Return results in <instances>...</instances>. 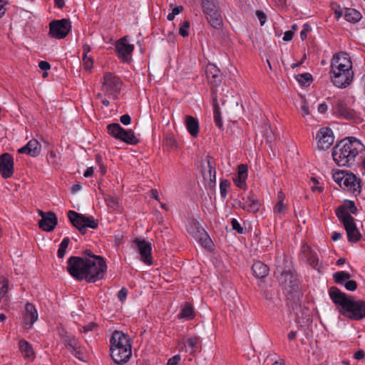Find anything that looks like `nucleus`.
Returning a JSON list of instances; mask_svg holds the SVG:
<instances>
[{"instance_id": "f257e3e1", "label": "nucleus", "mask_w": 365, "mask_h": 365, "mask_svg": "<svg viewBox=\"0 0 365 365\" xmlns=\"http://www.w3.org/2000/svg\"><path fill=\"white\" fill-rule=\"evenodd\" d=\"M107 266L103 257L84 259L72 256L67 262V271L76 279L86 280L91 283L102 279Z\"/></svg>"}, {"instance_id": "f03ea898", "label": "nucleus", "mask_w": 365, "mask_h": 365, "mask_svg": "<svg viewBox=\"0 0 365 365\" xmlns=\"http://www.w3.org/2000/svg\"><path fill=\"white\" fill-rule=\"evenodd\" d=\"M275 267L274 274L287 299L297 304L300 299L301 292L292 261L284 255H279L276 258Z\"/></svg>"}, {"instance_id": "7ed1b4c3", "label": "nucleus", "mask_w": 365, "mask_h": 365, "mask_svg": "<svg viewBox=\"0 0 365 365\" xmlns=\"http://www.w3.org/2000/svg\"><path fill=\"white\" fill-rule=\"evenodd\" d=\"M329 295L332 302L340 307L339 312L351 319L359 320L365 317V302L354 300L339 288L332 287L329 290Z\"/></svg>"}, {"instance_id": "20e7f679", "label": "nucleus", "mask_w": 365, "mask_h": 365, "mask_svg": "<svg viewBox=\"0 0 365 365\" xmlns=\"http://www.w3.org/2000/svg\"><path fill=\"white\" fill-rule=\"evenodd\" d=\"M365 148L361 142L354 137H347L337 143L332 151L333 160L339 166L351 167L356 158Z\"/></svg>"}, {"instance_id": "39448f33", "label": "nucleus", "mask_w": 365, "mask_h": 365, "mask_svg": "<svg viewBox=\"0 0 365 365\" xmlns=\"http://www.w3.org/2000/svg\"><path fill=\"white\" fill-rule=\"evenodd\" d=\"M110 356L119 365L126 363L132 355L131 344L129 337L122 331H115L110 339Z\"/></svg>"}, {"instance_id": "423d86ee", "label": "nucleus", "mask_w": 365, "mask_h": 365, "mask_svg": "<svg viewBox=\"0 0 365 365\" xmlns=\"http://www.w3.org/2000/svg\"><path fill=\"white\" fill-rule=\"evenodd\" d=\"M68 217L72 225L82 235L86 234L87 228L96 229L98 226V221L93 217H86L73 210L68 212Z\"/></svg>"}, {"instance_id": "0eeeda50", "label": "nucleus", "mask_w": 365, "mask_h": 365, "mask_svg": "<svg viewBox=\"0 0 365 365\" xmlns=\"http://www.w3.org/2000/svg\"><path fill=\"white\" fill-rule=\"evenodd\" d=\"M206 18L212 27L220 29L222 19L216 0H208L202 3Z\"/></svg>"}, {"instance_id": "6e6552de", "label": "nucleus", "mask_w": 365, "mask_h": 365, "mask_svg": "<svg viewBox=\"0 0 365 365\" xmlns=\"http://www.w3.org/2000/svg\"><path fill=\"white\" fill-rule=\"evenodd\" d=\"M71 28V23L68 19H62L60 20H53L49 24V36L61 39L65 38Z\"/></svg>"}, {"instance_id": "1a4fd4ad", "label": "nucleus", "mask_w": 365, "mask_h": 365, "mask_svg": "<svg viewBox=\"0 0 365 365\" xmlns=\"http://www.w3.org/2000/svg\"><path fill=\"white\" fill-rule=\"evenodd\" d=\"M352 62L350 58L347 56L346 53H341L335 54L331 62L330 71H341L349 73H353L352 70Z\"/></svg>"}, {"instance_id": "9d476101", "label": "nucleus", "mask_w": 365, "mask_h": 365, "mask_svg": "<svg viewBox=\"0 0 365 365\" xmlns=\"http://www.w3.org/2000/svg\"><path fill=\"white\" fill-rule=\"evenodd\" d=\"M121 81L113 73L107 72L103 77V91L110 95L118 93L121 88Z\"/></svg>"}, {"instance_id": "9b49d317", "label": "nucleus", "mask_w": 365, "mask_h": 365, "mask_svg": "<svg viewBox=\"0 0 365 365\" xmlns=\"http://www.w3.org/2000/svg\"><path fill=\"white\" fill-rule=\"evenodd\" d=\"M133 243L135 245L134 248L140 255L141 261L146 264H152L151 244L144 239L139 238L133 240Z\"/></svg>"}, {"instance_id": "f8f14e48", "label": "nucleus", "mask_w": 365, "mask_h": 365, "mask_svg": "<svg viewBox=\"0 0 365 365\" xmlns=\"http://www.w3.org/2000/svg\"><path fill=\"white\" fill-rule=\"evenodd\" d=\"M192 224L195 230L192 231L188 230L195 239L200 243V245L205 248H211L212 246V242L206 232V231L200 226L198 221L194 220Z\"/></svg>"}, {"instance_id": "ddd939ff", "label": "nucleus", "mask_w": 365, "mask_h": 365, "mask_svg": "<svg viewBox=\"0 0 365 365\" xmlns=\"http://www.w3.org/2000/svg\"><path fill=\"white\" fill-rule=\"evenodd\" d=\"M329 74L333 84L342 88L347 87L352 82L354 73L346 74V72L341 71H330Z\"/></svg>"}, {"instance_id": "4468645a", "label": "nucleus", "mask_w": 365, "mask_h": 365, "mask_svg": "<svg viewBox=\"0 0 365 365\" xmlns=\"http://www.w3.org/2000/svg\"><path fill=\"white\" fill-rule=\"evenodd\" d=\"M115 48L118 56L124 62H129L131 59V53L133 51L134 46L128 42L127 36H124L117 41Z\"/></svg>"}, {"instance_id": "2eb2a0df", "label": "nucleus", "mask_w": 365, "mask_h": 365, "mask_svg": "<svg viewBox=\"0 0 365 365\" xmlns=\"http://www.w3.org/2000/svg\"><path fill=\"white\" fill-rule=\"evenodd\" d=\"M317 146L321 150L328 149L334 143L332 130L329 128H321L317 134Z\"/></svg>"}, {"instance_id": "dca6fc26", "label": "nucleus", "mask_w": 365, "mask_h": 365, "mask_svg": "<svg viewBox=\"0 0 365 365\" xmlns=\"http://www.w3.org/2000/svg\"><path fill=\"white\" fill-rule=\"evenodd\" d=\"M41 219L38 222L39 227L46 232H51L56 227L58 220L56 215L52 212H43L40 211Z\"/></svg>"}, {"instance_id": "f3484780", "label": "nucleus", "mask_w": 365, "mask_h": 365, "mask_svg": "<svg viewBox=\"0 0 365 365\" xmlns=\"http://www.w3.org/2000/svg\"><path fill=\"white\" fill-rule=\"evenodd\" d=\"M332 109L334 113L346 119H354L356 116V112L349 108L345 101L342 99L336 101L332 106Z\"/></svg>"}, {"instance_id": "a211bd4d", "label": "nucleus", "mask_w": 365, "mask_h": 365, "mask_svg": "<svg viewBox=\"0 0 365 365\" xmlns=\"http://www.w3.org/2000/svg\"><path fill=\"white\" fill-rule=\"evenodd\" d=\"M301 259L309 264L312 268L319 269V258L317 253L307 245L304 244L301 247Z\"/></svg>"}, {"instance_id": "6ab92c4d", "label": "nucleus", "mask_w": 365, "mask_h": 365, "mask_svg": "<svg viewBox=\"0 0 365 365\" xmlns=\"http://www.w3.org/2000/svg\"><path fill=\"white\" fill-rule=\"evenodd\" d=\"M14 173V159L8 153L0 155V174L4 178H10Z\"/></svg>"}, {"instance_id": "aec40b11", "label": "nucleus", "mask_w": 365, "mask_h": 365, "mask_svg": "<svg viewBox=\"0 0 365 365\" xmlns=\"http://www.w3.org/2000/svg\"><path fill=\"white\" fill-rule=\"evenodd\" d=\"M360 181L354 174L346 172L342 188L349 190L354 195H358L361 192Z\"/></svg>"}, {"instance_id": "412c9836", "label": "nucleus", "mask_w": 365, "mask_h": 365, "mask_svg": "<svg viewBox=\"0 0 365 365\" xmlns=\"http://www.w3.org/2000/svg\"><path fill=\"white\" fill-rule=\"evenodd\" d=\"M38 314L36 307L29 302L24 305V329H31L38 319Z\"/></svg>"}, {"instance_id": "4be33fe9", "label": "nucleus", "mask_w": 365, "mask_h": 365, "mask_svg": "<svg viewBox=\"0 0 365 365\" xmlns=\"http://www.w3.org/2000/svg\"><path fill=\"white\" fill-rule=\"evenodd\" d=\"M206 76L213 86H218L222 82L220 70L214 64L209 63L205 70Z\"/></svg>"}, {"instance_id": "5701e85b", "label": "nucleus", "mask_w": 365, "mask_h": 365, "mask_svg": "<svg viewBox=\"0 0 365 365\" xmlns=\"http://www.w3.org/2000/svg\"><path fill=\"white\" fill-rule=\"evenodd\" d=\"M239 206L248 212H256L259 209L260 203L250 195L243 197L242 201L239 202Z\"/></svg>"}, {"instance_id": "b1692460", "label": "nucleus", "mask_w": 365, "mask_h": 365, "mask_svg": "<svg viewBox=\"0 0 365 365\" xmlns=\"http://www.w3.org/2000/svg\"><path fill=\"white\" fill-rule=\"evenodd\" d=\"M247 175V165L245 164L238 165L237 175L233 178L235 185L239 188L245 189Z\"/></svg>"}, {"instance_id": "393cba45", "label": "nucleus", "mask_w": 365, "mask_h": 365, "mask_svg": "<svg viewBox=\"0 0 365 365\" xmlns=\"http://www.w3.org/2000/svg\"><path fill=\"white\" fill-rule=\"evenodd\" d=\"M344 228L347 234L348 240L350 242L356 243L361 240L362 235L356 227L354 221L346 225Z\"/></svg>"}, {"instance_id": "a878e982", "label": "nucleus", "mask_w": 365, "mask_h": 365, "mask_svg": "<svg viewBox=\"0 0 365 365\" xmlns=\"http://www.w3.org/2000/svg\"><path fill=\"white\" fill-rule=\"evenodd\" d=\"M41 150V146L38 141L35 139L29 140L26 145H24V153L29 155L31 157L38 156Z\"/></svg>"}, {"instance_id": "bb28decb", "label": "nucleus", "mask_w": 365, "mask_h": 365, "mask_svg": "<svg viewBox=\"0 0 365 365\" xmlns=\"http://www.w3.org/2000/svg\"><path fill=\"white\" fill-rule=\"evenodd\" d=\"M252 269L254 275L257 278L266 277L269 271V267L260 261L255 262L252 267Z\"/></svg>"}, {"instance_id": "cd10ccee", "label": "nucleus", "mask_w": 365, "mask_h": 365, "mask_svg": "<svg viewBox=\"0 0 365 365\" xmlns=\"http://www.w3.org/2000/svg\"><path fill=\"white\" fill-rule=\"evenodd\" d=\"M186 128L192 136H197L199 133V123L197 118L187 115L185 118Z\"/></svg>"}, {"instance_id": "c85d7f7f", "label": "nucleus", "mask_w": 365, "mask_h": 365, "mask_svg": "<svg viewBox=\"0 0 365 365\" xmlns=\"http://www.w3.org/2000/svg\"><path fill=\"white\" fill-rule=\"evenodd\" d=\"M336 215L337 217L343 222L344 226L354 221L353 217L348 212L343 205H340L336 210Z\"/></svg>"}, {"instance_id": "c756f323", "label": "nucleus", "mask_w": 365, "mask_h": 365, "mask_svg": "<svg viewBox=\"0 0 365 365\" xmlns=\"http://www.w3.org/2000/svg\"><path fill=\"white\" fill-rule=\"evenodd\" d=\"M344 16L347 21L352 24L359 22L362 17L360 12L352 8H346Z\"/></svg>"}, {"instance_id": "7c9ffc66", "label": "nucleus", "mask_w": 365, "mask_h": 365, "mask_svg": "<svg viewBox=\"0 0 365 365\" xmlns=\"http://www.w3.org/2000/svg\"><path fill=\"white\" fill-rule=\"evenodd\" d=\"M120 140L130 145H136L139 142V140L135 135L134 131L131 129H124Z\"/></svg>"}, {"instance_id": "2f4dec72", "label": "nucleus", "mask_w": 365, "mask_h": 365, "mask_svg": "<svg viewBox=\"0 0 365 365\" xmlns=\"http://www.w3.org/2000/svg\"><path fill=\"white\" fill-rule=\"evenodd\" d=\"M299 301L295 304V303H293V305H292V309L293 311L295 312V315H296V318L298 320L299 322H300L299 321V319H300V313L302 314V318H306L307 319V322L309 321V310L306 308V307H304L302 308L301 307V305L299 304Z\"/></svg>"}, {"instance_id": "473e14b6", "label": "nucleus", "mask_w": 365, "mask_h": 365, "mask_svg": "<svg viewBox=\"0 0 365 365\" xmlns=\"http://www.w3.org/2000/svg\"><path fill=\"white\" fill-rule=\"evenodd\" d=\"M212 106H213V115L214 120L217 127L219 128H222L223 126L222 120L221 118V113L220 111V107L217 103V97L215 96H213L212 98Z\"/></svg>"}, {"instance_id": "72a5a7b5", "label": "nucleus", "mask_w": 365, "mask_h": 365, "mask_svg": "<svg viewBox=\"0 0 365 365\" xmlns=\"http://www.w3.org/2000/svg\"><path fill=\"white\" fill-rule=\"evenodd\" d=\"M108 133L113 138L120 140L123 133V128L118 123H111L107 126Z\"/></svg>"}, {"instance_id": "f704fd0d", "label": "nucleus", "mask_w": 365, "mask_h": 365, "mask_svg": "<svg viewBox=\"0 0 365 365\" xmlns=\"http://www.w3.org/2000/svg\"><path fill=\"white\" fill-rule=\"evenodd\" d=\"M195 317L194 309L190 303L185 302L182 305V310L179 314L180 318L191 319Z\"/></svg>"}, {"instance_id": "c9c22d12", "label": "nucleus", "mask_w": 365, "mask_h": 365, "mask_svg": "<svg viewBox=\"0 0 365 365\" xmlns=\"http://www.w3.org/2000/svg\"><path fill=\"white\" fill-rule=\"evenodd\" d=\"M211 158L207 157V170L202 171V175L205 178H209L211 181H215L216 179V170L214 166L211 163Z\"/></svg>"}, {"instance_id": "e433bc0d", "label": "nucleus", "mask_w": 365, "mask_h": 365, "mask_svg": "<svg viewBox=\"0 0 365 365\" xmlns=\"http://www.w3.org/2000/svg\"><path fill=\"white\" fill-rule=\"evenodd\" d=\"M334 282L338 284H344L348 279L351 278V274L348 272L340 271L336 272L333 274Z\"/></svg>"}, {"instance_id": "4c0bfd02", "label": "nucleus", "mask_w": 365, "mask_h": 365, "mask_svg": "<svg viewBox=\"0 0 365 365\" xmlns=\"http://www.w3.org/2000/svg\"><path fill=\"white\" fill-rule=\"evenodd\" d=\"M36 357V353L33 346L29 342L24 341V360L32 361Z\"/></svg>"}, {"instance_id": "58836bf2", "label": "nucleus", "mask_w": 365, "mask_h": 365, "mask_svg": "<svg viewBox=\"0 0 365 365\" xmlns=\"http://www.w3.org/2000/svg\"><path fill=\"white\" fill-rule=\"evenodd\" d=\"M187 347L185 348V351L189 352L191 355H195L197 349V345L199 344V338L198 337H191L189 338L187 341Z\"/></svg>"}, {"instance_id": "ea45409f", "label": "nucleus", "mask_w": 365, "mask_h": 365, "mask_svg": "<svg viewBox=\"0 0 365 365\" xmlns=\"http://www.w3.org/2000/svg\"><path fill=\"white\" fill-rule=\"evenodd\" d=\"M76 349H73L74 356L82 361L86 360L87 354L84 348L81 347L80 344L76 346Z\"/></svg>"}, {"instance_id": "a19ab883", "label": "nucleus", "mask_w": 365, "mask_h": 365, "mask_svg": "<svg viewBox=\"0 0 365 365\" xmlns=\"http://www.w3.org/2000/svg\"><path fill=\"white\" fill-rule=\"evenodd\" d=\"M190 27V23L188 20H185L181 23L180 26L179 28V34L182 37H187L189 35V30Z\"/></svg>"}, {"instance_id": "79ce46f5", "label": "nucleus", "mask_w": 365, "mask_h": 365, "mask_svg": "<svg viewBox=\"0 0 365 365\" xmlns=\"http://www.w3.org/2000/svg\"><path fill=\"white\" fill-rule=\"evenodd\" d=\"M296 78L300 84L306 85L307 83H309L312 80V76L309 73H304L297 75Z\"/></svg>"}, {"instance_id": "37998d69", "label": "nucleus", "mask_w": 365, "mask_h": 365, "mask_svg": "<svg viewBox=\"0 0 365 365\" xmlns=\"http://www.w3.org/2000/svg\"><path fill=\"white\" fill-rule=\"evenodd\" d=\"M230 185V182L227 180H222L220 184V195L222 199H225L227 197V189Z\"/></svg>"}, {"instance_id": "c03bdc74", "label": "nucleus", "mask_w": 365, "mask_h": 365, "mask_svg": "<svg viewBox=\"0 0 365 365\" xmlns=\"http://www.w3.org/2000/svg\"><path fill=\"white\" fill-rule=\"evenodd\" d=\"M345 171H339L333 174L334 180L340 186V187H343V181L345 178Z\"/></svg>"}, {"instance_id": "a18cd8bd", "label": "nucleus", "mask_w": 365, "mask_h": 365, "mask_svg": "<svg viewBox=\"0 0 365 365\" xmlns=\"http://www.w3.org/2000/svg\"><path fill=\"white\" fill-rule=\"evenodd\" d=\"M342 205L344 206V208L346 209V210H349V212L351 214H354V215L356 214L357 207L354 201L346 200L344 201V202Z\"/></svg>"}, {"instance_id": "49530a36", "label": "nucleus", "mask_w": 365, "mask_h": 365, "mask_svg": "<svg viewBox=\"0 0 365 365\" xmlns=\"http://www.w3.org/2000/svg\"><path fill=\"white\" fill-rule=\"evenodd\" d=\"M64 341L67 344V346H68L72 349H76L77 348L76 346L79 344V342H78V339H76L73 336H66L65 339H64Z\"/></svg>"}, {"instance_id": "de8ad7c7", "label": "nucleus", "mask_w": 365, "mask_h": 365, "mask_svg": "<svg viewBox=\"0 0 365 365\" xmlns=\"http://www.w3.org/2000/svg\"><path fill=\"white\" fill-rule=\"evenodd\" d=\"M8 291V283L6 279L0 277V300L5 296Z\"/></svg>"}, {"instance_id": "09e8293b", "label": "nucleus", "mask_w": 365, "mask_h": 365, "mask_svg": "<svg viewBox=\"0 0 365 365\" xmlns=\"http://www.w3.org/2000/svg\"><path fill=\"white\" fill-rule=\"evenodd\" d=\"M83 61L84 68L86 70L90 71L91 69V68L93 67V60H92L91 57L88 56V55H86V53H83Z\"/></svg>"}, {"instance_id": "8fccbe9b", "label": "nucleus", "mask_w": 365, "mask_h": 365, "mask_svg": "<svg viewBox=\"0 0 365 365\" xmlns=\"http://www.w3.org/2000/svg\"><path fill=\"white\" fill-rule=\"evenodd\" d=\"M232 227L234 230H236L239 234L244 233V228L240 225L239 222L233 218L231 220Z\"/></svg>"}, {"instance_id": "3c124183", "label": "nucleus", "mask_w": 365, "mask_h": 365, "mask_svg": "<svg viewBox=\"0 0 365 365\" xmlns=\"http://www.w3.org/2000/svg\"><path fill=\"white\" fill-rule=\"evenodd\" d=\"M343 285L348 291H354L357 288V283L354 280H348Z\"/></svg>"}, {"instance_id": "603ef678", "label": "nucleus", "mask_w": 365, "mask_h": 365, "mask_svg": "<svg viewBox=\"0 0 365 365\" xmlns=\"http://www.w3.org/2000/svg\"><path fill=\"white\" fill-rule=\"evenodd\" d=\"M165 143L166 145L170 147V148H176L178 147L177 141L173 137H168L166 138Z\"/></svg>"}, {"instance_id": "864d4df0", "label": "nucleus", "mask_w": 365, "mask_h": 365, "mask_svg": "<svg viewBox=\"0 0 365 365\" xmlns=\"http://www.w3.org/2000/svg\"><path fill=\"white\" fill-rule=\"evenodd\" d=\"M127 294H128V290L125 287H123L118 292V297L119 299V300L121 302H123L126 297H127Z\"/></svg>"}, {"instance_id": "5fc2aeb1", "label": "nucleus", "mask_w": 365, "mask_h": 365, "mask_svg": "<svg viewBox=\"0 0 365 365\" xmlns=\"http://www.w3.org/2000/svg\"><path fill=\"white\" fill-rule=\"evenodd\" d=\"M287 209L286 205L281 202H278L277 204L274 207V212L277 213H283Z\"/></svg>"}, {"instance_id": "6e6d98bb", "label": "nucleus", "mask_w": 365, "mask_h": 365, "mask_svg": "<svg viewBox=\"0 0 365 365\" xmlns=\"http://www.w3.org/2000/svg\"><path fill=\"white\" fill-rule=\"evenodd\" d=\"M310 26L308 24H304L303 29L300 32V38L302 41L307 38V33L310 31Z\"/></svg>"}, {"instance_id": "4d7b16f0", "label": "nucleus", "mask_w": 365, "mask_h": 365, "mask_svg": "<svg viewBox=\"0 0 365 365\" xmlns=\"http://www.w3.org/2000/svg\"><path fill=\"white\" fill-rule=\"evenodd\" d=\"M256 16L260 21V25L263 26L266 21V14L262 11H257Z\"/></svg>"}, {"instance_id": "13d9d810", "label": "nucleus", "mask_w": 365, "mask_h": 365, "mask_svg": "<svg viewBox=\"0 0 365 365\" xmlns=\"http://www.w3.org/2000/svg\"><path fill=\"white\" fill-rule=\"evenodd\" d=\"M180 358L179 354L175 355L168 361L167 365H178L180 361Z\"/></svg>"}, {"instance_id": "bf43d9fd", "label": "nucleus", "mask_w": 365, "mask_h": 365, "mask_svg": "<svg viewBox=\"0 0 365 365\" xmlns=\"http://www.w3.org/2000/svg\"><path fill=\"white\" fill-rule=\"evenodd\" d=\"M301 110H302V114L303 116L308 115L310 113L309 110V107H308V106L307 104V102L305 101H303L302 102Z\"/></svg>"}, {"instance_id": "052dcab7", "label": "nucleus", "mask_w": 365, "mask_h": 365, "mask_svg": "<svg viewBox=\"0 0 365 365\" xmlns=\"http://www.w3.org/2000/svg\"><path fill=\"white\" fill-rule=\"evenodd\" d=\"M120 120L123 125H128L130 123L131 118L128 114H124L120 116Z\"/></svg>"}, {"instance_id": "680f3d73", "label": "nucleus", "mask_w": 365, "mask_h": 365, "mask_svg": "<svg viewBox=\"0 0 365 365\" xmlns=\"http://www.w3.org/2000/svg\"><path fill=\"white\" fill-rule=\"evenodd\" d=\"M83 255L85 256L84 259H94L95 257H101V256L95 255L93 254L90 250H86L83 252Z\"/></svg>"}, {"instance_id": "e2e57ef3", "label": "nucleus", "mask_w": 365, "mask_h": 365, "mask_svg": "<svg viewBox=\"0 0 365 365\" xmlns=\"http://www.w3.org/2000/svg\"><path fill=\"white\" fill-rule=\"evenodd\" d=\"M294 36V32L292 31H287L284 32L283 40L284 41H289L292 39Z\"/></svg>"}, {"instance_id": "0e129e2a", "label": "nucleus", "mask_w": 365, "mask_h": 365, "mask_svg": "<svg viewBox=\"0 0 365 365\" xmlns=\"http://www.w3.org/2000/svg\"><path fill=\"white\" fill-rule=\"evenodd\" d=\"M38 66L43 71H47L51 68L49 63L45 61H40L38 63Z\"/></svg>"}, {"instance_id": "69168bd1", "label": "nucleus", "mask_w": 365, "mask_h": 365, "mask_svg": "<svg viewBox=\"0 0 365 365\" xmlns=\"http://www.w3.org/2000/svg\"><path fill=\"white\" fill-rule=\"evenodd\" d=\"M6 4V0H0V18H1L6 12L5 5Z\"/></svg>"}, {"instance_id": "338daca9", "label": "nucleus", "mask_w": 365, "mask_h": 365, "mask_svg": "<svg viewBox=\"0 0 365 365\" xmlns=\"http://www.w3.org/2000/svg\"><path fill=\"white\" fill-rule=\"evenodd\" d=\"M365 356V352L363 350H359L354 354V359L356 360L363 359Z\"/></svg>"}, {"instance_id": "774afa93", "label": "nucleus", "mask_w": 365, "mask_h": 365, "mask_svg": "<svg viewBox=\"0 0 365 365\" xmlns=\"http://www.w3.org/2000/svg\"><path fill=\"white\" fill-rule=\"evenodd\" d=\"M327 105L325 103H322L318 106L317 110L320 113H324L327 110Z\"/></svg>"}]
</instances>
